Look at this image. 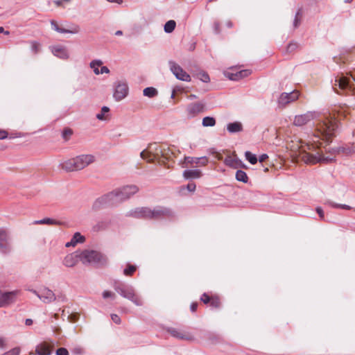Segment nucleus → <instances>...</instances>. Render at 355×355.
I'll use <instances>...</instances> for the list:
<instances>
[{
	"label": "nucleus",
	"mask_w": 355,
	"mask_h": 355,
	"mask_svg": "<svg viewBox=\"0 0 355 355\" xmlns=\"http://www.w3.org/2000/svg\"><path fill=\"white\" fill-rule=\"evenodd\" d=\"M139 191L136 185H127L116 189L97 198L93 203L92 209L99 210L107 207L116 206L129 199Z\"/></svg>",
	"instance_id": "nucleus-1"
},
{
	"label": "nucleus",
	"mask_w": 355,
	"mask_h": 355,
	"mask_svg": "<svg viewBox=\"0 0 355 355\" xmlns=\"http://www.w3.org/2000/svg\"><path fill=\"white\" fill-rule=\"evenodd\" d=\"M127 216L157 220L166 216L171 217L173 216V212L170 209L162 207H157L153 209L148 207H138L128 211Z\"/></svg>",
	"instance_id": "nucleus-2"
},
{
	"label": "nucleus",
	"mask_w": 355,
	"mask_h": 355,
	"mask_svg": "<svg viewBox=\"0 0 355 355\" xmlns=\"http://www.w3.org/2000/svg\"><path fill=\"white\" fill-rule=\"evenodd\" d=\"M95 161L94 155L83 154L67 159L60 164V168L66 172H73L84 169Z\"/></svg>",
	"instance_id": "nucleus-3"
},
{
	"label": "nucleus",
	"mask_w": 355,
	"mask_h": 355,
	"mask_svg": "<svg viewBox=\"0 0 355 355\" xmlns=\"http://www.w3.org/2000/svg\"><path fill=\"white\" fill-rule=\"evenodd\" d=\"M338 128V125L335 119L326 117L323 119H320L315 124V130L318 135H315V137H322L328 141L331 137L335 136Z\"/></svg>",
	"instance_id": "nucleus-4"
},
{
	"label": "nucleus",
	"mask_w": 355,
	"mask_h": 355,
	"mask_svg": "<svg viewBox=\"0 0 355 355\" xmlns=\"http://www.w3.org/2000/svg\"><path fill=\"white\" fill-rule=\"evenodd\" d=\"M113 288L121 297L129 300L136 306L143 305L142 300L136 294L135 290L132 285L120 281H114Z\"/></svg>",
	"instance_id": "nucleus-5"
},
{
	"label": "nucleus",
	"mask_w": 355,
	"mask_h": 355,
	"mask_svg": "<svg viewBox=\"0 0 355 355\" xmlns=\"http://www.w3.org/2000/svg\"><path fill=\"white\" fill-rule=\"evenodd\" d=\"M140 156L148 162H153L154 160L157 159L159 157L169 159L170 150L166 146H158L156 144H150L147 150L141 152Z\"/></svg>",
	"instance_id": "nucleus-6"
},
{
	"label": "nucleus",
	"mask_w": 355,
	"mask_h": 355,
	"mask_svg": "<svg viewBox=\"0 0 355 355\" xmlns=\"http://www.w3.org/2000/svg\"><path fill=\"white\" fill-rule=\"evenodd\" d=\"M79 259L84 265H103L107 262V258L100 252L85 250L79 254Z\"/></svg>",
	"instance_id": "nucleus-7"
},
{
	"label": "nucleus",
	"mask_w": 355,
	"mask_h": 355,
	"mask_svg": "<svg viewBox=\"0 0 355 355\" xmlns=\"http://www.w3.org/2000/svg\"><path fill=\"white\" fill-rule=\"evenodd\" d=\"M301 158L306 164H314L316 163H330L334 161V158L322 155L319 151L314 153H309L303 150L301 153Z\"/></svg>",
	"instance_id": "nucleus-8"
},
{
	"label": "nucleus",
	"mask_w": 355,
	"mask_h": 355,
	"mask_svg": "<svg viewBox=\"0 0 355 355\" xmlns=\"http://www.w3.org/2000/svg\"><path fill=\"white\" fill-rule=\"evenodd\" d=\"M336 83L333 88L336 89L338 86L341 89H348L352 92L355 91V76L351 75L350 77L340 76L335 80Z\"/></svg>",
	"instance_id": "nucleus-9"
},
{
	"label": "nucleus",
	"mask_w": 355,
	"mask_h": 355,
	"mask_svg": "<svg viewBox=\"0 0 355 355\" xmlns=\"http://www.w3.org/2000/svg\"><path fill=\"white\" fill-rule=\"evenodd\" d=\"M113 98L116 101H120L128 94V86L125 81H117L114 84Z\"/></svg>",
	"instance_id": "nucleus-10"
},
{
	"label": "nucleus",
	"mask_w": 355,
	"mask_h": 355,
	"mask_svg": "<svg viewBox=\"0 0 355 355\" xmlns=\"http://www.w3.org/2000/svg\"><path fill=\"white\" fill-rule=\"evenodd\" d=\"M319 114L315 111H309L304 114L296 115L293 120V124L296 126H302L312 120L318 118Z\"/></svg>",
	"instance_id": "nucleus-11"
},
{
	"label": "nucleus",
	"mask_w": 355,
	"mask_h": 355,
	"mask_svg": "<svg viewBox=\"0 0 355 355\" xmlns=\"http://www.w3.org/2000/svg\"><path fill=\"white\" fill-rule=\"evenodd\" d=\"M170 70L175 78L180 80L189 82L191 80L190 76L183 69L174 61L168 62Z\"/></svg>",
	"instance_id": "nucleus-12"
},
{
	"label": "nucleus",
	"mask_w": 355,
	"mask_h": 355,
	"mask_svg": "<svg viewBox=\"0 0 355 355\" xmlns=\"http://www.w3.org/2000/svg\"><path fill=\"white\" fill-rule=\"evenodd\" d=\"M299 92L297 90H293L291 92H283L280 94L277 103L279 107H285L288 104L293 103L298 99L299 98Z\"/></svg>",
	"instance_id": "nucleus-13"
},
{
	"label": "nucleus",
	"mask_w": 355,
	"mask_h": 355,
	"mask_svg": "<svg viewBox=\"0 0 355 355\" xmlns=\"http://www.w3.org/2000/svg\"><path fill=\"white\" fill-rule=\"evenodd\" d=\"M11 245L8 232L0 228V251L3 254H8L11 251Z\"/></svg>",
	"instance_id": "nucleus-14"
},
{
	"label": "nucleus",
	"mask_w": 355,
	"mask_h": 355,
	"mask_svg": "<svg viewBox=\"0 0 355 355\" xmlns=\"http://www.w3.org/2000/svg\"><path fill=\"white\" fill-rule=\"evenodd\" d=\"M17 291L0 293V307L7 306L16 301Z\"/></svg>",
	"instance_id": "nucleus-15"
},
{
	"label": "nucleus",
	"mask_w": 355,
	"mask_h": 355,
	"mask_svg": "<svg viewBox=\"0 0 355 355\" xmlns=\"http://www.w3.org/2000/svg\"><path fill=\"white\" fill-rule=\"evenodd\" d=\"M206 102L200 101L196 103H190L187 107V112L189 116H194L205 110Z\"/></svg>",
	"instance_id": "nucleus-16"
},
{
	"label": "nucleus",
	"mask_w": 355,
	"mask_h": 355,
	"mask_svg": "<svg viewBox=\"0 0 355 355\" xmlns=\"http://www.w3.org/2000/svg\"><path fill=\"white\" fill-rule=\"evenodd\" d=\"M38 298L45 304H50L56 301V295L48 287L44 286L40 288V293Z\"/></svg>",
	"instance_id": "nucleus-17"
},
{
	"label": "nucleus",
	"mask_w": 355,
	"mask_h": 355,
	"mask_svg": "<svg viewBox=\"0 0 355 355\" xmlns=\"http://www.w3.org/2000/svg\"><path fill=\"white\" fill-rule=\"evenodd\" d=\"M166 331L169 333L173 338L178 340H193L194 339L193 336L191 334L182 331L180 329L167 327Z\"/></svg>",
	"instance_id": "nucleus-18"
},
{
	"label": "nucleus",
	"mask_w": 355,
	"mask_h": 355,
	"mask_svg": "<svg viewBox=\"0 0 355 355\" xmlns=\"http://www.w3.org/2000/svg\"><path fill=\"white\" fill-rule=\"evenodd\" d=\"M51 50L52 53L62 60H67L69 58V55L67 51V49L62 46L56 45L51 47Z\"/></svg>",
	"instance_id": "nucleus-19"
},
{
	"label": "nucleus",
	"mask_w": 355,
	"mask_h": 355,
	"mask_svg": "<svg viewBox=\"0 0 355 355\" xmlns=\"http://www.w3.org/2000/svg\"><path fill=\"white\" fill-rule=\"evenodd\" d=\"M250 74V71L248 69L241 70L236 73L226 72L225 76L230 80L236 81L243 78L248 76Z\"/></svg>",
	"instance_id": "nucleus-20"
},
{
	"label": "nucleus",
	"mask_w": 355,
	"mask_h": 355,
	"mask_svg": "<svg viewBox=\"0 0 355 355\" xmlns=\"http://www.w3.org/2000/svg\"><path fill=\"white\" fill-rule=\"evenodd\" d=\"M182 175L187 180L199 179L202 176V171L199 169H187L183 171Z\"/></svg>",
	"instance_id": "nucleus-21"
},
{
	"label": "nucleus",
	"mask_w": 355,
	"mask_h": 355,
	"mask_svg": "<svg viewBox=\"0 0 355 355\" xmlns=\"http://www.w3.org/2000/svg\"><path fill=\"white\" fill-rule=\"evenodd\" d=\"M79 255L71 253L67 254L63 259V265L68 268L75 266L78 261Z\"/></svg>",
	"instance_id": "nucleus-22"
},
{
	"label": "nucleus",
	"mask_w": 355,
	"mask_h": 355,
	"mask_svg": "<svg viewBox=\"0 0 355 355\" xmlns=\"http://www.w3.org/2000/svg\"><path fill=\"white\" fill-rule=\"evenodd\" d=\"M226 129L229 133L235 134L242 132L243 130V126L241 122L234 121L227 123Z\"/></svg>",
	"instance_id": "nucleus-23"
},
{
	"label": "nucleus",
	"mask_w": 355,
	"mask_h": 355,
	"mask_svg": "<svg viewBox=\"0 0 355 355\" xmlns=\"http://www.w3.org/2000/svg\"><path fill=\"white\" fill-rule=\"evenodd\" d=\"M85 240V236H82L80 232H76L72 236L71 241L65 244V246L67 248L75 246L78 243H83Z\"/></svg>",
	"instance_id": "nucleus-24"
},
{
	"label": "nucleus",
	"mask_w": 355,
	"mask_h": 355,
	"mask_svg": "<svg viewBox=\"0 0 355 355\" xmlns=\"http://www.w3.org/2000/svg\"><path fill=\"white\" fill-rule=\"evenodd\" d=\"M51 354V350L49 346L45 343L39 344L35 348V354L37 355H50Z\"/></svg>",
	"instance_id": "nucleus-25"
},
{
	"label": "nucleus",
	"mask_w": 355,
	"mask_h": 355,
	"mask_svg": "<svg viewBox=\"0 0 355 355\" xmlns=\"http://www.w3.org/2000/svg\"><path fill=\"white\" fill-rule=\"evenodd\" d=\"M185 161L189 164H200L201 166H205L208 163V159L206 157H185Z\"/></svg>",
	"instance_id": "nucleus-26"
},
{
	"label": "nucleus",
	"mask_w": 355,
	"mask_h": 355,
	"mask_svg": "<svg viewBox=\"0 0 355 355\" xmlns=\"http://www.w3.org/2000/svg\"><path fill=\"white\" fill-rule=\"evenodd\" d=\"M51 25L52 28L58 33H71L76 34L78 32V28H75L73 30H67L65 28H60L56 22L53 20L51 21Z\"/></svg>",
	"instance_id": "nucleus-27"
},
{
	"label": "nucleus",
	"mask_w": 355,
	"mask_h": 355,
	"mask_svg": "<svg viewBox=\"0 0 355 355\" xmlns=\"http://www.w3.org/2000/svg\"><path fill=\"white\" fill-rule=\"evenodd\" d=\"M62 222L50 218H45L41 220H35L33 224L37 225H60Z\"/></svg>",
	"instance_id": "nucleus-28"
},
{
	"label": "nucleus",
	"mask_w": 355,
	"mask_h": 355,
	"mask_svg": "<svg viewBox=\"0 0 355 355\" xmlns=\"http://www.w3.org/2000/svg\"><path fill=\"white\" fill-rule=\"evenodd\" d=\"M325 205H329V207H332V208H336V209H346V210H349L352 209V207L349 206V205H345V204H338V203H336L331 200H327L325 202H324Z\"/></svg>",
	"instance_id": "nucleus-29"
},
{
	"label": "nucleus",
	"mask_w": 355,
	"mask_h": 355,
	"mask_svg": "<svg viewBox=\"0 0 355 355\" xmlns=\"http://www.w3.org/2000/svg\"><path fill=\"white\" fill-rule=\"evenodd\" d=\"M143 94L148 98H153L158 94V92L155 87H148L143 90Z\"/></svg>",
	"instance_id": "nucleus-30"
},
{
	"label": "nucleus",
	"mask_w": 355,
	"mask_h": 355,
	"mask_svg": "<svg viewBox=\"0 0 355 355\" xmlns=\"http://www.w3.org/2000/svg\"><path fill=\"white\" fill-rule=\"evenodd\" d=\"M103 64V62L101 60H92L89 66L94 70V73L96 75L100 74V70L98 69V67H101Z\"/></svg>",
	"instance_id": "nucleus-31"
},
{
	"label": "nucleus",
	"mask_w": 355,
	"mask_h": 355,
	"mask_svg": "<svg viewBox=\"0 0 355 355\" xmlns=\"http://www.w3.org/2000/svg\"><path fill=\"white\" fill-rule=\"evenodd\" d=\"M202 125L204 127H213L216 125V119L211 116H205L202 119Z\"/></svg>",
	"instance_id": "nucleus-32"
},
{
	"label": "nucleus",
	"mask_w": 355,
	"mask_h": 355,
	"mask_svg": "<svg viewBox=\"0 0 355 355\" xmlns=\"http://www.w3.org/2000/svg\"><path fill=\"white\" fill-rule=\"evenodd\" d=\"M236 179L239 182H242L243 183H246L248 182V178L246 173L242 170H238L236 172Z\"/></svg>",
	"instance_id": "nucleus-33"
},
{
	"label": "nucleus",
	"mask_w": 355,
	"mask_h": 355,
	"mask_svg": "<svg viewBox=\"0 0 355 355\" xmlns=\"http://www.w3.org/2000/svg\"><path fill=\"white\" fill-rule=\"evenodd\" d=\"M176 26V23L174 20H169L165 24L164 27V30L166 33H172Z\"/></svg>",
	"instance_id": "nucleus-34"
},
{
	"label": "nucleus",
	"mask_w": 355,
	"mask_h": 355,
	"mask_svg": "<svg viewBox=\"0 0 355 355\" xmlns=\"http://www.w3.org/2000/svg\"><path fill=\"white\" fill-rule=\"evenodd\" d=\"M245 157L251 164H255L258 161L257 155L250 151L245 153Z\"/></svg>",
	"instance_id": "nucleus-35"
},
{
	"label": "nucleus",
	"mask_w": 355,
	"mask_h": 355,
	"mask_svg": "<svg viewBox=\"0 0 355 355\" xmlns=\"http://www.w3.org/2000/svg\"><path fill=\"white\" fill-rule=\"evenodd\" d=\"M110 111V108L107 106H103L101 108V112L100 113H98L96 115V117L97 119L100 121H105L107 120V117L105 116V114L107 113Z\"/></svg>",
	"instance_id": "nucleus-36"
},
{
	"label": "nucleus",
	"mask_w": 355,
	"mask_h": 355,
	"mask_svg": "<svg viewBox=\"0 0 355 355\" xmlns=\"http://www.w3.org/2000/svg\"><path fill=\"white\" fill-rule=\"evenodd\" d=\"M301 16H302V9H298L297 12L295 14V19L293 21V26L294 28H297L301 22Z\"/></svg>",
	"instance_id": "nucleus-37"
},
{
	"label": "nucleus",
	"mask_w": 355,
	"mask_h": 355,
	"mask_svg": "<svg viewBox=\"0 0 355 355\" xmlns=\"http://www.w3.org/2000/svg\"><path fill=\"white\" fill-rule=\"evenodd\" d=\"M136 269V266L128 264L123 270V275L125 276H131L135 272Z\"/></svg>",
	"instance_id": "nucleus-38"
},
{
	"label": "nucleus",
	"mask_w": 355,
	"mask_h": 355,
	"mask_svg": "<svg viewBox=\"0 0 355 355\" xmlns=\"http://www.w3.org/2000/svg\"><path fill=\"white\" fill-rule=\"evenodd\" d=\"M299 47V44L295 42H290L286 48V51L288 53H293L294 52L297 48Z\"/></svg>",
	"instance_id": "nucleus-39"
},
{
	"label": "nucleus",
	"mask_w": 355,
	"mask_h": 355,
	"mask_svg": "<svg viewBox=\"0 0 355 355\" xmlns=\"http://www.w3.org/2000/svg\"><path fill=\"white\" fill-rule=\"evenodd\" d=\"M198 78L203 83H208L210 80L209 75L205 72H200L198 75Z\"/></svg>",
	"instance_id": "nucleus-40"
},
{
	"label": "nucleus",
	"mask_w": 355,
	"mask_h": 355,
	"mask_svg": "<svg viewBox=\"0 0 355 355\" xmlns=\"http://www.w3.org/2000/svg\"><path fill=\"white\" fill-rule=\"evenodd\" d=\"M73 132L70 128H66L62 132V137L65 141H67Z\"/></svg>",
	"instance_id": "nucleus-41"
},
{
	"label": "nucleus",
	"mask_w": 355,
	"mask_h": 355,
	"mask_svg": "<svg viewBox=\"0 0 355 355\" xmlns=\"http://www.w3.org/2000/svg\"><path fill=\"white\" fill-rule=\"evenodd\" d=\"M31 51L34 53H37L40 49V44L37 42H31Z\"/></svg>",
	"instance_id": "nucleus-42"
},
{
	"label": "nucleus",
	"mask_w": 355,
	"mask_h": 355,
	"mask_svg": "<svg viewBox=\"0 0 355 355\" xmlns=\"http://www.w3.org/2000/svg\"><path fill=\"white\" fill-rule=\"evenodd\" d=\"M56 355H69V352L66 348L60 347L56 350Z\"/></svg>",
	"instance_id": "nucleus-43"
},
{
	"label": "nucleus",
	"mask_w": 355,
	"mask_h": 355,
	"mask_svg": "<svg viewBox=\"0 0 355 355\" xmlns=\"http://www.w3.org/2000/svg\"><path fill=\"white\" fill-rule=\"evenodd\" d=\"M196 185L194 182H189L187 185V189L191 192H194L196 190Z\"/></svg>",
	"instance_id": "nucleus-44"
},
{
	"label": "nucleus",
	"mask_w": 355,
	"mask_h": 355,
	"mask_svg": "<svg viewBox=\"0 0 355 355\" xmlns=\"http://www.w3.org/2000/svg\"><path fill=\"white\" fill-rule=\"evenodd\" d=\"M72 352L77 355H82L83 354V349L80 347H76L73 349Z\"/></svg>",
	"instance_id": "nucleus-45"
},
{
	"label": "nucleus",
	"mask_w": 355,
	"mask_h": 355,
	"mask_svg": "<svg viewBox=\"0 0 355 355\" xmlns=\"http://www.w3.org/2000/svg\"><path fill=\"white\" fill-rule=\"evenodd\" d=\"M200 300L202 302H203L205 304H207L211 301V299L208 295L206 293L202 294V295L200 297Z\"/></svg>",
	"instance_id": "nucleus-46"
},
{
	"label": "nucleus",
	"mask_w": 355,
	"mask_h": 355,
	"mask_svg": "<svg viewBox=\"0 0 355 355\" xmlns=\"http://www.w3.org/2000/svg\"><path fill=\"white\" fill-rule=\"evenodd\" d=\"M210 304L214 308H218L220 306V302L218 299H212L210 301Z\"/></svg>",
	"instance_id": "nucleus-47"
},
{
	"label": "nucleus",
	"mask_w": 355,
	"mask_h": 355,
	"mask_svg": "<svg viewBox=\"0 0 355 355\" xmlns=\"http://www.w3.org/2000/svg\"><path fill=\"white\" fill-rule=\"evenodd\" d=\"M111 318L112 321L116 324H120L121 323V318L120 317L116 314H112Z\"/></svg>",
	"instance_id": "nucleus-48"
},
{
	"label": "nucleus",
	"mask_w": 355,
	"mask_h": 355,
	"mask_svg": "<svg viewBox=\"0 0 355 355\" xmlns=\"http://www.w3.org/2000/svg\"><path fill=\"white\" fill-rule=\"evenodd\" d=\"M315 210H316L317 213L318 214L320 220H324V214L322 209L320 207H318Z\"/></svg>",
	"instance_id": "nucleus-49"
},
{
	"label": "nucleus",
	"mask_w": 355,
	"mask_h": 355,
	"mask_svg": "<svg viewBox=\"0 0 355 355\" xmlns=\"http://www.w3.org/2000/svg\"><path fill=\"white\" fill-rule=\"evenodd\" d=\"M235 162L234 159H232L231 157L226 158L225 160V164L230 166H234V162Z\"/></svg>",
	"instance_id": "nucleus-50"
},
{
	"label": "nucleus",
	"mask_w": 355,
	"mask_h": 355,
	"mask_svg": "<svg viewBox=\"0 0 355 355\" xmlns=\"http://www.w3.org/2000/svg\"><path fill=\"white\" fill-rule=\"evenodd\" d=\"M114 296V294L110 291H105L103 293V298H107V297H113Z\"/></svg>",
	"instance_id": "nucleus-51"
},
{
	"label": "nucleus",
	"mask_w": 355,
	"mask_h": 355,
	"mask_svg": "<svg viewBox=\"0 0 355 355\" xmlns=\"http://www.w3.org/2000/svg\"><path fill=\"white\" fill-rule=\"evenodd\" d=\"M56 300L60 302H64L66 301V297L64 294L60 293L58 295H56Z\"/></svg>",
	"instance_id": "nucleus-52"
},
{
	"label": "nucleus",
	"mask_w": 355,
	"mask_h": 355,
	"mask_svg": "<svg viewBox=\"0 0 355 355\" xmlns=\"http://www.w3.org/2000/svg\"><path fill=\"white\" fill-rule=\"evenodd\" d=\"M214 29L216 34L220 33V24L217 21L214 24Z\"/></svg>",
	"instance_id": "nucleus-53"
},
{
	"label": "nucleus",
	"mask_w": 355,
	"mask_h": 355,
	"mask_svg": "<svg viewBox=\"0 0 355 355\" xmlns=\"http://www.w3.org/2000/svg\"><path fill=\"white\" fill-rule=\"evenodd\" d=\"M108 73H110V69L107 67H105V66L101 67V70H100V74Z\"/></svg>",
	"instance_id": "nucleus-54"
},
{
	"label": "nucleus",
	"mask_w": 355,
	"mask_h": 355,
	"mask_svg": "<svg viewBox=\"0 0 355 355\" xmlns=\"http://www.w3.org/2000/svg\"><path fill=\"white\" fill-rule=\"evenodd\" d=\"M8 137V132L5 130H0V139H4L7 138Z\"/></svg>",
	"instance_id": "nucleus-55"
},
{
	"label": "nucleus",
	"mask_w": 355,
	"mask_h": 355,
	"mask_svg": "<svg viewBox=\"0 0 355 355\" xmlns=\"http://www.w3.org/2000/svg\"><path fill=\"white\" fill-rule=\"evenodd\" d=\"M6 347V340L0 337V349H4Z\"/></svg>",
	"instance_id": "nucleus-56"
},
{
	"label": "nucleus",
	"mask_w": 355,
	"mask_h": 355,
	"mask_svg": "<svg viewBox=\"0 0 355 355\" xmlns=\"http://www.w3.org/2000/svg\"><path fill=\"white\" fill-rule=\"evenodd\" d=\"M197 307H198V304L197 303H192L190 306V310L192 311V312H194L196 311L197 309Z\"/></svg>",
	"instance_id": "nucleus-57"
},
{
	"label": "nucleus",
	"mask_w": 355,
	"mask_h": 355,
	"mask_svg": "<svg viewBox=\"0 0 355 355\" xmlns=\"http://www.w3.org/2000/svg\"><path fill=\"white\" fill-rule=\"evenodd\" d=\"M268 157L267 154H262L259 156V161L260 162H263L265 159H266Z\"/></svg>",
	"instance_id": "nucleus-58"
},
{
	"label": "nucleus",
	"mask_w": 355,
	"mask_h": 355,
	"mask_svg": "<svg viewBox=\"0 0 355 355\" xmlns=\"http://www.w3.org/2000/svg\"><path fill=\"white\" fill-rule=\"evenodd\" d=\"M103 227V223H98L95 227L94 229L98 231L101 228Z\"/></svg>",
	"instance_id": "nucleus-59"
},
{
	"label": "nucleus",
	"mask_w": 355,
	"mask_h": 355,
	"mask_svg": "<svg viewBox=\"0 0 355 355\" xmlns=\"http://www.w3.org/2000/svg\"><path fill=\"white\" fill-rule=\"evenodd\" d=\"M110 3H116L118 4H121L123 3V0H107Z\"/></svg>",
	"instance_id": "nucleus-60"
},
{
	"label": "nucleus",
	"mask_w": 355,
	"mask_h": 355,
	"mask_svg": "<svg viewBox=\"0 0 355 355\" xmlns=\"http://www.w3.org/2000/svg\"><path fill=\"white\" fill-rule=\"evenodd\" d=\"M30 291L32 292L34 295H35L37 297H38L39 293H40V289L39 291L31 289Z\"/></svg>",
	"instance_id": "nucleus-61"
},
{
	"label": "nucleus",
	"mask_w": 355,
	"mask_h": 355,
	"mask_svg": "<svg viewBox=\"0 0 355 355\" xmlns=\"http://www.w3.org/2000/svg\"><path fill=\"white\" fill-rule=\"evenodd\" d=\"M187 98L190 101H192L193 99L197 98V96L195 94H190L189 96H188Z\"/></svg>",
	"instance_id": "nucleus-62"
},
{
	"label": "nucleus",
	"mask_w": 355,
	"mask_h": 355,
	"mask_svg": "<svg viewBox=\"0 0 355 355\" xmlns=\"http://www.w3.org/2000/svg\"><path fill=\"white\" fill-rule=\"evenodd\" d=\"M25 324L26 325H31L33 324V320L31 319H26V321H25Z\"/></svg>",
	"instance_id": "nucleus-63"
},
{
	"label": "nucleus",
	"mask_w": 355,
	"mask_h": 355,
	"mask_svg": "<svg viewBox=\"0 0 355 355\" xmlns=\"http://www.w3.org/2000/svg\"><path fill=\"white\" fill-rule=\"evenodd\" d=\"M53 3L57 6H60L62 5V1L61 0H54L53 1Z\"/></svg>",
	"instance_id": "nucleus-64"
}]
</instances>
